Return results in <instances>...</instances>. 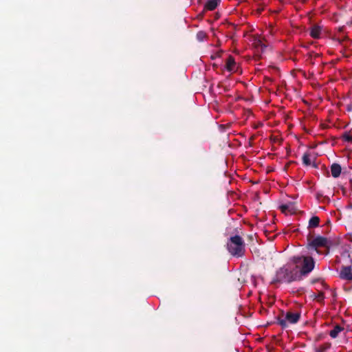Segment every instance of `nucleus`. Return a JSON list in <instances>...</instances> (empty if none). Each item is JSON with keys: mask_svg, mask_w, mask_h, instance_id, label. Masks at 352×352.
<instances>
[{"mask_svg": "<svg viewBox=\"0 0 352 352\" xmlns=\"http://www.w3.org/2000/svg\"><path fill=\"white\" fill-rule=\"evenodd\" d=\"M298 277V271L296 268L292 267L289 264H286L276 271L272 283H290L296 280Z\"/></svg>", "mask_w": 352, "mask_h": 352, "instance_id": "nucleus-1", "label": "nucleus"}, {"mask_svg": "<svg viewBox=\"0 0 352 352\" xmlns=\"http://www.w3.org/2000/svg\"><path fill=\"white\" fill-rule=\"evenodd\" d=\"M292 262L296 265L294 268L299 269V276H307L314 268L315 261L311 256H294L291 258Z\"/></svg>", "mask_w": 352, "mask_h": 352, "instance_id": "nucleus-2", "label": "nucleus"}, {"mask_svg": "<svg viewBox=\"0 0 352 352\" xmlns=\"http://www.w3.org/2000/svg\"><path fill=\"white\" fill-rule=\"evenodd\" d=\"M228 252L235 257H243L245 252V243L243 238L239 235L230 237L227 242Z\"/></svg>", "mask_w": 352, "mask_h": 352, "instance_id": "nucleus-3", "label": "nucleus"}, {"mask_svg": "<svg viewBox=\"0 0 352 352\" xmlns=\"http://www.w3.org/2000/svg\"><path fill=\"white\" fill-rule=\"evenodd\" d=\"M300 314L299 312L292 313L288 311L285 314V318L281 317H277L278 324L282 327V328L287 327V322L290 324H296L298 322L300 318Z\"/></svg>", "mask_w": 352, "mask_h": 352, "instance_id": "nucleus-4", "label": "nucleus"}, {"mask_svg": "<svg viewBox=\"0 0 352 352\" xmlns=\"http://www.w3.org/2000/svg\"><path fill=\"white\" fill-rule=\"evenodd\" d=\"M331 245V242L329 239L324 236H318L311 240L309 243L308 246L318 251V248H329Z\"/></svg>", "mask_w": 352, "mask_h": 352, "instance_id": "nucleus-5", "label": "nucleus"}, {"mask_svg": "<svg viewBox=\"0 0 352 352\" xmlns=\"http://www.w3.org/2000/svg\"><path fill=\"white\" fill-rule=\"evenodd\" d=\"M339 276L342 280L352 281V265L349 266H342Z\"/></svg>", "mask_w": 352, "mask_h": 352, "instance_id": "nucleus-6", "label": "nucleus"}, {"mask_svg": "<svg viewBox=\"0 0 352 352\" xmlns=\"http://www.w3.org/2000/svg\"><path fill=\"white\" fill-rule=\"evenodd\" d=\"M225 67L226 69L229 72H235L236 68V62L234 60V58L232 56H229L228 58L226 60V63Z\"/></svg>", "mask_w": 352, "mask_h": 352, "instance_id": "nucleus-7", "label": "nucleus"}, {"mask_svg": "<svg viewBox=\"0 0 352 352\" xmlns=\"http://www.w3.org/2000/svg\"><path fill=\"white\" fill-rule=\"evenodd\" d=\"M221 0H206L204 8L208 10H214L220 3Z\"/></svg>", "mask_w": 352, "mask_h": 352, "instance_id": "nucleus-8", "label": "nucleus"}, {"mask_svg": "<svg viewBox=\"0 0 352 352\" xmlns=\"http://www.w3.org/2000/svg\"><path fill=\"white\" fill-rule=\"evenodd\" d=\"M321 27L318 25H314L310 29V36L315 38H319L321 33Z\"/></svg>", "mask_w": 352, "mask_h": 352, "instance_id": "nucleus-9", "label": "nucleus"}, {"mask_svg": "<svg viewBox=\"0 0 352 352\" xmlns=\"http://www.w3.org/2000/svg\"><path fill=\"white\" fill-rule=\"evenodd\" d=\"M341 171H342V168H341V166L339 164L333 163L331 166V175L334 178L338 177L340 175Z\"/></svg>", "mask_w": 352, "mask_h": 352, "instance_id": "nucleus-10", "label": "nucleus"}, {"mask_svg": "<svg viewBox=\"0 0 352 352\" xmlns=\"http://www.w3.org/2000/svg\"><path fill=\"white\" fill-rule=\"evenodd\" d=\"M344 331V327H341L340 325L337 324V325L334 326L333 329H331L329 331V336L332 338H336L338 336L339 333H340L341 332H342Z\"/></svg>", "mask_w": 352, "mask_h": 352, "instance_id": "nucleus-11", "label": "nucleus"}, {"mask_svg": "<svg viewBox=\"0 0 352 352\" xmlns=\"http://www.w3.org/2000/svg\"><path fill=\"white\" fill-rule=\"evenodd\" d=\"M320 218L317 216L312 217L309 221V227L316 228L319 226Z\"/></svg>", "mask_w": 352, "mask_h": 352, "instance_id": "nucleus-12", "label": "nucleus"}, {"mask_svg": "<svg viewBox=\"0 0 352 352\" xmlns=\"http://www.w3.org/2000/svg\"><path fill=\"white\" fill-rule=\"evenodd\" d=\"M331 344L330 343H324L316 348L315 352H327L331 348Z\"/></svg>", "mask_w": 352, "mask_h": 352, "instance_id": "nucleus-13", "label": "nucleus"}, {"mask_svg": "<svg viewBox=\"0 0 352 352\" xmlns=\"http://www.w3.org/2000/svg\"><path fill=\"white\" fill-rule=\"evenodd\" d=\"M254 45H255V47L258 50H261V52H263L264 50V49L266 48V45H264L262 41L259 39H256L254 41Z\"/></svg>", "mask_w": 352, "mask_h": 352, "instance_id": "nucleus-14", "label": "nucleus"}, {"mask_svg": "<svg viewBox=\"0 0 352 352\" xmlns=\"http://www.w3.org/2000/svg\"><path fill=\"white\" fill-rule=\"evenodd\" d=\"M342 138L344 141L351 143L352 142V134L350 131H346L344 132L342 135Z\"/></svg>", "mask_w": 352, "mask_h": 352, "instance_id": "nucleus-15", "label": "nucleus"}, {"mask_svg": "<svg viewBox=\"0 0 352 352\" xmlns=\"http://www.w3.org/2000/svg\"><path fill=\"white\" fill-rule=\"evenodd\" d=\"M197 39L199 41H203L207 36L206 33L204 31H199L197 33Z\"/></svg>", "mask_w": 352, "mask_h": 352, "instance_id": "nucleus-16", "label": "nucleus"}, {"mask_svg": "<svg viewBox=\"0 0 352 352\" xmlns=\"http://www.w3.org/2000/svg\"><path fill=\"white\" fill-rule=\"evenodd\" d=\"M302 162L306 166H309L311 164V160L309 158V155L308 153H305L302 156Z\"/></svg>", "mask_w": 352, "mask_h": 352, "instance_id": "nucleus-17", "label": "nucleus"}, {"mask_svg": "<svg viewBox=\"0 0 352 352\" xmlns=\"http://www.w3.org/2000/svg\"><path fill=\"white\" fill-rule=\"evenodd\" d=\"M314 296L318 302H322L324 299V294L322 292H319L317 295L315 294Z\"/></svg>", "mask_w": 352, "mask_h": 352, "instance_id": "nucleus-18", "label": "nucleus"}, {"mask_svg": "<svg viewBox=\"0 0 352 352\" xmlns=\"http://www.w3.org/2000/svg\"><path fill=\"white\" fill-rule=\"evenodd\" d=\"M280 208L282 212H285L286 210H289V205L284 204L280 206Z\"/></svg>", "mask_w": 352, "mask_h": 352, "instance_id": "nucleus-19", "label": "nucleus"}, {"mask_svg": "<svg viewBox=\"0 0 352 352\" xmlns=\"http://www.w3.org/2000/svg\"><path fill=\"white\" fill-rule=\"evenodd\" d=\"M320 280V278L312 279L311 283V284H315L316 283L318 282Z\"/></svg>", "mask_w": 352, "mask_h": 352, "instance_id": "nucleus-20", "label": "nucleus"}, {"mask_svg": "<svg viewBox=\"0 0 352 352\" xmlns=\"http://www.w3.org/2000/svg\"><path fill=\"white\" fill-rule=\"evenodd\" d=\"M346 110L348 111H352V104H348L347 107H346Z\"/></svg>", "mask_w": 352, "mask_h": 352, "instance_id": "nucleus-21", "label": "nucleus"}, {"mask_svg": "<svg viewBox=\"0 0 352 352\" xmlns=\"http://www.w3.org/2000/svg\"><path fill=\"white\" fill-rule=\"evenodd\" d=\"M322 196V195H320L319 193L317 194V198L318 199L319 197Z\"/></svg>", "mask_w": 352, "mask_h": 352, "instance_id": "nucleus-22", "label": "nucleus"}, {"mask_svg": "<svg viewBox=\"0 0 352 352\" xmlns=\"http://www.w3.org/2000/svg\"><path fill=\"white\" fill-rule=\"evenodd\" d=\"M220 127L221 128H225V126L223 125H221Z\"/></svg>", "mask_w": 352, "mask_h": 352, "instance_id": "nucleus-23", "label": "nucleus"}]
</instances>
